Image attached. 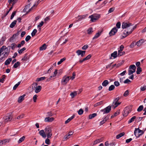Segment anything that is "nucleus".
<instances>
[{
    "instance_id": "f257e3e1",
    "label": "nucleus",
    "mask_w": 146,
    "mask_h": 146,
    "mask_svg": "<svg viewBox=\"0 0 146 146\" xmlns=\"http://www.w3.org/2000/svg\"><path fill=\"white\" fill-rule=\"evenodd\" d=\"M136 25L133 26L131 23L127 22L123 23L122 25V28L126 29V30L127 31V33L128 32L129 33H131L136 28Z\"/></svg>"
},
{
    "instance_id": "f03ea898",
    "label": "nucleus",
    "mask_w": 146,
    "mask_h": 146,
    "mask_svg": "<svg viewBox=\"0 0 146 146\" xmlns=\"http://www.w3.org/2000/svg\"><path fill=\"white\" fill-rule=\"evenodd\" d=\"M44 131L47 137L50 138L52 135L51 128L49 126H47L44 129Z\"/></svg>"
},
{
    "instance_id": "7ed1b4c3",
    "label": "nucleus",
    "mask_w": 146,
    "mask_h": 146,
    "mask_svg": "<svg viewBox=\"0 0 146 146\" xmlns=\"http://www.w3.org/2000/svg\"><path fill=\"white\" fill-rule=\"evenodd\" d=\"M37 84L36 83H35L32 85V89L33 90H35V92L36 93H37L40 91L42 87L40 86H37Z\"/></svg>"
},
{
    "instance_id": "20e7f679",
    "label": "nucleus",
    "mask_w": 146,
    "mask_h": 146,
    "mask_svg": "<svg viewBox=\"0 0 146 146\" xmlns=\"http://www.w3.org/2000/svg\"><path fill=\"white\" fill-rule=\"evenodd\" d=\"M40 0H38V1L37 2H35V4L31 8L29 9L30 7V4H29L28 5H27L25 8L24 9L23 11H25V12H29L30 11H31L32 9L35 6H37L38 3V1Z\"/></svg>"
},
{
    "instance_id": "39448f33",
    "label": "nucleus",
    "mask_w": 146,
    "mask_h": 146,
    "mask_svg": "<svg viewBox=\"0 0 146 146\" xmlns=\"http://www.w3.org/2000/svg\"><path fill=\"white\" fill-rule=\"evenodd\" d=\"M144 131L139 129V128H135L134 134L137 137H139L144 133Z\"/></svg>"
},
{
    "instance_id": "423d86ee",
    "label": "nucleus",
    "mask_w": 146,
    "mask_h": 146,
    "mask_svg": "<svg viewBox=\"0 0 146 146\" xmlns=\"http://www.w3.org/2000/svg\"><path fill=\"white\" fill-rule=\"evenodd\" d=\"M99 14H95L89 16V18L91 19V21L92 22H94L100 17Z\"/></svg>"
},
{
    "instance_id": "0eeeda50",
    "label": "nucleus",
    "mask_w": 146,
    "mask_h": 146,
    "mask_svg": "<svg viewBox=\"0 0 146 146\" xmlns=\"http://www.w3.org/2000/svg\"><path fill=\"white\" fill-rule=\"evenodd\" d=\"M119 100V97H117L114 100L113 103L112 104L111 106L113 107L114 109L120 104L121 103L118 102Z\"/></svg>"
},
{
    "instance_id": "6e6552de",
    "label": "nucleus",
    "mask_w": 146,
    "mask_h": 146,
    "mask_svg": "<svg viewBox=\"0 0 146 146\" xmlns=\"http://www.w3.org/2000/svg\"><path fill=\"white\" fill-rule=\"evenodd\" d=\"M131 108L129 107H127L124 109L123 115L124 117L127 116L128 114L131 111Z\"/></svg>"
},
{
    "instance_id": "1a4fd4ad",
    "label": "nucleus",
    "mask_w": 146,
    "mask_h": 146,
    "mask_svg": "<svg viewBox=\"0 0 146 146\" xmlns=\"http://www.w3.org/2000/svg\"><path fill=\"white\" fill-rule=\"evenodd\" d=\"M70 79V77L65 76L62 78L61 81V83L63 85H66Z\"/></svg>"
},
{
    "instance_id": "9d476101",
    "label": "nucleus",
    "mask_w": 146,
    "mask_h": 146,
    "mask_svg": "<svg viewBox=\"0 0 146 146\" xmlns=\"http://www.w3.org/2000/svg\"><path fill=\"white\" fill-rule=\"evenodd\" d=\"M111 106H109L104 109L101 110L100 111L103 112V114H104L109 113L111 111Z\"/></svg>"
},
{
    "instance_id": "9b49d317",
    "label": "nucleus",
    "mask_w": 146,
    "mask_h": 146,
    "mask_svg": "<svg viewBox=\"0 0 146 146\" xmlns=\"http://www.w3.org/2000/svg\"><path fill=\"white\" fill-rule=\"evenodd\" d=\"M12 117L11 114H8L4 117L3 119L5 122L10 121L12 119Z\"/></svg>"
},
{
    "instance_id": "f8f14e48",
    "label": "nucleus",
    "mask_w": 146,
    "mask_h": 146,
    "mask_svg": "<svg viewBox=\"0 0 146 146\" xmlns=\"http://www.w3.org/2000/svg\"><path fill=\"white\" fill-rule=\"evenodd\" d=\"M117 29L116 27L113 28L109 33L110 36H112L115 34L117 31Z\"/></svg>"
},
{
    "instance_id": "ddd939ff",
    "label": "nucleus",
    "mask_w": 146,
    "mask_h": 146,
    "mask_svg": "<svg viewBox=\"0 0 146 146\" xmlns=\"http://www.w3.org/2000/svg\"><path fill=\"white\" fill-rule=\"evenodd\" d=\"M76 53L78 56L81 55V56L83 57L85 54V51L78 50L76 51Z\"/></svg>"
},
{
    "instance_id": "4468645a",
    "label": "nucleus",
    "mask_w": 146,
    "mask_h": 146,
    "mask_svg": "<svg viewBox=\"0 0 146 146\" xmlns=\"http://www.w3.org/2000/svg\"><path fill=\"white\" fill-rule=\"evenodd\" d=\"M39 134L43 138H45L46 137V135L45 134L44 130H40L39 132Z\"/></svg>"
},
{
    "instance_id": "2eb2a0df",
    "label": "nucleus",
    "mask_w": 146,
    "mask_h": 146,
    "mask_svg": "<svg viewBox=\"0 0 146 146\" xmlns=\"http://www.w3.org/2000/svg\"><path fill=\"white\" fill-rule=\"evenodd\" d=\"M54 120V118L53 117H46L45 118L44 121L46 122H51Z\"/></svg>"
},
{
    "instance_id": "dca6fc26",
    "label": "nucleus",
    "mask_w": 146,
    "mask_h": 146,
    "mask_svg": "<svg viewBox=\"0 0 146 146\" xmlns=\"http://www.w3.org/2000/svg\"><path fill=\"white\" fill-rule=\"evenodd\" d=\"M145 40L144 39H141L136 42V45L138 46H139L141 45L142 44H143Z\"/></svg>"
},
{
    "instance_id": "f3484780",
    "label": "nucleus",
    "mask_w": 146,
    "mask_h": 146,
    "mask_svg": "<svg viewBox=\"0 0 146 146\" xmlns=\"http://www.w3.org/2000/svg\"><path fill=\"white\" fill-rule=\"evenodd\" d=\"M109 118V116H107L104 119L101 121L100 123V125H101L105 123L107 120Z\"/></svg>"
},
{
    "instance_id": "a211bd4d",
    "label": "nucleus",
    "mask_w": 146,
    "mask_h": 146,
    "mask_svg": "<svg viewBox=\"0 0 146 146\" xmlns=\"http://www.w3.org/2000/svg\"><path fill=\"white\" fill-rule=\"evenodd\" d=\"M102 32V31H99L98 33L96 34L94 37L92 39L94 40L98 38Z\"/></svg>"
},
{
    "instance_id": "6ab92c4d",
    "label": "nucleus",
    "mask_w": 146,
    "mask_h": 146,
    "mask_svg": "<svg viewBox=\"0 0 146 146\" xmlns=\"http://www.w3.org/2000/svg\"><path fill=\"white\" fill-rule=\"evenodd\" d=\"M25 96V94H24L23 95L20 96L18 100V102L19 103L21 102L24 99V97Z\"/></svg>"
},
{
    "instance_id": "aec40b11",
    "label": "nucleus",
    "mask_w": 146,
    "mask_h": 146,
    "mask_svg": "<svg viewBox=\"0 0 146 146\" xmlns=\"http://www.w3.org/2000/svg\"><path fill=\"white\" fill-rule=\"evenodd\" d=\"M120 110H118L115 112L114 114L111 116V118H113L114 117H115L118 115H119L120 113Z\"/></svg>"
},
{
    "instance_id": "412c9836",
    "label": "nucleus",
    "mask_w": 146,
    "mask_h": 146,
    "mask_svg": "<svg viewBox=\"0 0 146 146\" xmlns=\"http://www.w3.org/2000/svg\"><path fill=\"white\" fill-rule=\"evenodd\" d=\"M7 49V48L5 46H3L1 48H0V56L1 55V53L5 51L6 49Z\"/></svg>"
},
{
    "instance_id": "4be33fe9",
    "label": "nucleus",
    "mask_w": 146,
    "mask_h": 146,
    "mask_svg": "<svg viewBox=\"0 0 146 146\" xmlns=\"http://www.w3.org/2000/svg\"><path fill=\"white\" fill-rule=\"evenodd\" d=\"M88 15V14H86L83 15L79 16H78V19L80 20H82L84 19L86 17H87Z\"/></svg>"
},
{
    "instance_id": "5701e85b",
    "label": "nucleus",
    "mask_w": 146,
    "mask_h": 146,
    "mask_svg": "<svg viewBox=\"0 0 146 146\" xmlns=\"http://www.w3.org/2000/svg\"><path fill=\"white\" fill-rule=\"evenodd\" d=\"M127 31H125V32L123 33V35L122 36V37L121 38L122 39L123 38L126 37L128 35L130 34L129 33H127Z\"/></svg>"
},
{
    "instance_id": "b1692460",
    "label": "nucleus",
    "mask_w": 146,
    "mask_h": 146,
    "mask_svg": "<svg viewBox=\"0 0 146 146\" xmlns=\"http://www.w3.org/2000/svg\"><path fill=\"white\" fill-rule=\"evenodd\" d=\"M75 116V115H73L71 117L69 118L68 119H67L65 122V124H67L71 121L72 119H73Z\"/></svg>"
},
{
    "instance_id": "393cba45",
    "label": "nucleus",
    "mask_w": 146,
    "mask_h": 146,
    "mask_svg": "<svg viewBox=\"0 0 146 146\" xmlns=\"http://www.w3.org/2000/svg\"><path fill=\"white\" fill-rule=\"evenodd\" d=\"M87 33L89 35L91 34L94 32L93 29L92 28H89L87 31Z\"/></svg>"
},
{
    "instance_id": "a878e982",
    "label": "nucleus",
    "mask_w": 146,
    "mask_h": 146,
    "mask_svg": "<svg viewBox=\"0 0 146 146\" xmlns=\"http://www.w3.org/2000/svg\"><path fill=\"white\" fill-rule=\"evenodd\" d=\"M77 95V92L76 91H74L71 92L70 94V96L72 98H74L75 96H76Z\"/></svg>"
},
{
    "instance_id": "bb28decb",
    "label": "nucleus",
    "mask_w": 146,
    "mask_h": 146,
    "mask_svg": "<svg viewBox=\"0 0 146 146\" xmlns=\"http://www.w3.org/2000/svg\"><path fill=\"white\" fill-rule=\"evenodd\" d=\"M25 43V42L24 40H23L21 41L20 43L18 45L17 47L18 48H20L21 46H23L24 44Z\"/></svg>"
},
{
    "instance_id": "cd10ccee",
    "label": "nucleus",
    "mask_w": 146,
    "mask_h": 146,
    "mask_svg": "<svg viewBox=\"0 0 146 146\" xmlns=\"http://www.w3.org/2000/svg\"><path fill=\"white\" fill-rule=\"evenodd\" d=\"M17 38V36L14 34L12 37H11L10 39V42H13L14 40H15Z\"/></svg>"
},
{
    "instance_id": "c85d7f7f",
    "label": "nucleus",
    "mask_w": 146,
    "mask_h": 146,
    "mask_svg": "<svg viewBox=\"0 0 146 146\" xmlns=\"http://www.w3.org/2000/svg\"><path fill=\"white\" fill-rule=\"evenodd\" d=\"M125 134V133L124 132H122L120 134H118L116 136V138L117 139H118L122 137Z\"/></svg>"
},
{
    "instance_id": "c756f323",
    "label": "nucleus",
    "mask_w": 146,
    "mask_h": 146,
    "mask_svg": "<svg viewBox=\"0 0 146 146\" xmlns=\"http://www.w3.org/2000/svg\"><path fill=\"white\" fill-rule=\"evenodd\" d=\"M46 46L45 44H44L43 45L40 47V50H42L46 49Z\"/></svg>"
},
{
    "instance_id": "7c9ffc66",
    "label": "nucleus",
    "mask_w": 146,
    "mask_h": 146,
    "mask_svg": "<svg viewBox=\"0 0 146 146\" xmlns=\"http://www.w3.org/2000/svg\"><path fill=\"white\" fill-rule=\"evenodd\" d=\"M12 60V59L11 58H9L7 59L5 62V65H8L10 63Z\"/></svg>"
},
{
    "instance_id": "2f4dec72",
    "label": "nucleus",
    "mask_w": 146,
    "mask_h": 146,
    "mask_svg": "<svg viewBox=\"0 0 146 146\" xmlns=\"http://www.w3.org/2000/svg\"><path fill=\"white\" fill-rule=\"evenodd\" d=\"M109 84V82L107 80H105L102 83V85L104 86H106Z\"/></svg>"
},
{
    "instance_id": "473e14b6",
    "label": "nucleus",
    "mask_w": 146,
    "mask_h": 146,
    "mask_svg": "<svg viewBox=\"0 0 146 146\" xmlns=\"http://www.w3.org/2000/svg\"><path fill=\"white\" fill-rule=\"evenodd\" d=\"M111 56L113 57L114 58H115L117 56V52L116 51L114 52L111 54Z\"/></svg>"
},
{
    "instance_id": "72a5a7b5",
    "label": "nucleus",
    "mask_w": 146,
    "mask_h": 146,
    "mask_svg": "<svg viewBox=\"0 0 146 146\" xmlns=\"http://www.w3.org/2000/svg\"><path fill=\"white\" fill-rule=\"evenodd\" d=\"M96 115L97 114L96 113H93L89 115V118L90 119H91L96 117Z\"/></svg>"
},
{
    "instance_id": "f704fd0d",
    "label": "nucleus",
    "mask_w": 146,
    "mask_h": 146,
    "mask_svg": "<svg viewBox=\"0 0 146 146\" xmlns=\"http://www.w3.org/2000/svg\"><path fill=\"white\" fill-rule=\"evenodd\" d=\"M17 23V21L16 20H15L13 22L11 23L10 24V27L11 28H13L16 25Z\"/></svg>"
},
{
    "instance_id": "c9c22d12",
    "label": "nucleus",
    "mask_w": 146,
    "mask_h": 146,
    "mask_svg": "<svg viewBox=\"0 0 146 146\" xmlns=\"http://www.w3.org/2000/svg\"><path fill=\"white\" fill-rule=\"evenodd\" d=\"M102 138L99 139H97L93 143V145H96L97 143H98L102 141Z\"/></svg>"
},
{
    "instance_id": "e433bc0d",
    "label": "nucleus",
    "mask_w": 146,
    "mask_h": 146,
    "mask_svg": "<svg viewBox=\"0 0 146 146\" xmlns=\"http://www.w3.org/2000/svg\"><path fill=\"white\" fill-rule=\"evenodd\" d=\"M20 63L19 62H17L15 63L13 66V67L15 68H16L20 66Z\"/></svg>"
},
{
    "instance_id": "4c0bfd02",
    "label": "nucleus",
    "mask_w": 146,
    "mask_h": 146,
    "mask_svg": "<svg viewBox=\"0 0 146 146\" xmlns=\"http://www.w3.org/2000/svg\"><path fill=\"white\" fill-rule=\"evenodd\" d=\"M16 46V44L15 43H13L11 44L10 47H11L12 50H13L15 49Z\"/></svg>"
},
{
    "instance_id": "58836bf2",
    "label": "nucleus",
    "mask_w": 146,
    "mask_h": 146,
    "mask_svg": "<svg viewBox=\"0 0 146 146\" xmlns=\"http://www.w3.org/2000/svg\"><path fill=\"white\" fill-rule=\"evenodd\" d=\"M25 47L23 48L22 49L18 50V52L19 54H21L23 52L26 50Z\"/></svg>"
},
{
    "instance_id": "ea45409f",
    "label": "nucleus",
    "mask_w": 146,
    "mask_h": 146,
    "mask_svg": "<svg viewBox=\"0 0 146 146\" xmlns=\"http://www.w3.org/2000/svg\"><path fill=\"white\" fill-rule=\"evenodd\" d=\"M46 78V77H41L39 78H37L36 81H40L43 80L45 79Z\"/></svg>"
},
{
    "instance_id": "a19ab883",
    "label": "nucleus",
    "mask_w": 146,
    "mask_h": 146,
    "mask_svg": "<svg viewBox=\"0 0 146 146\" xmlns=\"http://www.w3.org/2000/svg\"><path fill=\"white\" fill-rule=\"evenodd\" d=\"M129 69H130V70L131 69H132L133 70H135V69H136V67L133 64V65H130L129 67Z\"/></svg>"
},
{
    "instance_id": "79ce46f5",
    "label": "nucleus",
    "mask_w": 146,
    "mask_h": 146,
    "mask_svg": "<svg viewBox=\"0 0 146 146\" xmlns=\"http://www.w3.org/2000/svg\"><path fill=\"white\" fill-rule=\"evenodd\" d=\"M125 54V52L124 51L122 52V51H118V56H120Z\"/></svg>"
},
{
    "instance_id": "37998d69",
    "label": "nucleus",
    "mask_w": 146,
    "mask_h": 146,
    "mask_svg": "<svg viewBox=\"0 0 146 146\" xmlns=\"http://www.w3.org/2000/svg\"><path fill=\"white\" fill-rule=\"evenodd\" d=\"M141 71V68L139 66L137 69L136 72L137 74H139Z\"/></svg>"
},
{
    "instance_id": "c03bdc74",
    "label": "nucleus",
    "mask_w": 146,
    "mask_h": 146,
    "mask_svg": "<svg viewBox=\"0 0 146 146\" xmlns=\"http://www.w3.org/2000/svg\"><path fill=\"white\" fill-rule=\"evenodd\" d=\"M136 118V117L135 116H134L133 117L130 119L128 123H130L133 121Z\"/></svg>"
},
{
    "instance_id": "a18cd8bd",
    "label": "nucleus",
    "mask_w": 146,
    "mask_h": 146,
    "mask_svg": "<svg viewBox=\"0 0 146 146\" xmlns=\"http://www.w3.org/2000/svg\"><path fill=\"white\" fill-rule=\"evenodd\" d=\"M7 142V140L5 139L3 141H0V146L3 144H5Z\"/></svg>"
},
{
    "instance_id": "49530a36",
    "label": "nucleus",
    "mask_w": 146,
    "mask_h": 146,
    "mask_svg": "<svg viewBox=\"0 0 146 146\" xmlns=\"http://www.w3.org/2000/svg\"><path fill=\"white\" fill-rule=\"evenodd\" d=\"M143 108V105L140 106L137 109V111L138 112H140L142 111Z\"/></svg>"
},
{
    "instance_id": "de8ad7c7",
    "label": "nucleus",
    "mask_w": 146,
    "mask_h": 146,
    "mask_svg": "<svg viewBox=\"0 0 146 146\" xmlns=\"http://www.w3.org/2000/svg\"><path fill=\"white\" fill-rule=\"evenodd\" d=\"M37 32L36 29H34L32 32L31 33V36L33 37L35 36V35L36 33Z\"/></svg>"
},
{
    "instance_id": "09e8293b",
    "label": "nucleus",
    "mask_w": 146,
    "mask_h": 146,
    "mask_svg": "<svg viewBox=\"0 0 146 146\" xmlns=\"http://www.w3.org/2000/svg\"><path fill=\"white\" fill-rule=\"evenodd\" d=\"M25 138V137L24 136H23L19 140L18 142L19 143H20L23 141Z\"/></svg>"
},
{
    "instance_id": "8fccbe9b",
    "label": "nucleus",
    "mask_w": 146,
    "mask_h": 146,
    "mask_svg": "<svg viewBox=\"0 0 146 146\" xmlns=\"http://www.w3.org/2000/svg\"><path fill=\"white\" fill-rule=\"evenodd\" d=\"M21 83L20 82H18V83L16 84L14 86L13 88V90H15L18 87V86Z\"/></svg>"
},
{
    "instance_id": "3c124183",
    "label": "nucleus",
    "mask_w": 146,
    "mask_h": 146,
    "mask_svg": "<svg viewBox=\"0 0 146 146\" xmlns=\"http://www.w3.org/2000/svg\"><path fill=\"white\" fill-rule=\"evenodd\" d=\"M135 70H131L129 69L128 70V74L129 75H131V74H133V73L135 72Z\"/></svg>"
},
{
    "instance_id": "603ef678",
    "label": "nucleus",
    "mask_w": 146,
    "mask_h": 146,
    "mask_svg": "<svg viewBox=\"0 0 146 146\" xmlns=\"http://www.w3.org/2000/svg\"><path fill=\"white\" fill-rule=\"evenodd\" d=\"M66 60L65 58H63L61 59L58 62L57 64L58 65L60 64Z\"/></svg>"
},
{
    "instance_id": "864d4df0",
    "label": "nucleus",
    "mask_w": 146,
    "mask_h": 146,
    "mask_svg": "<svg viewBox=\"0 0 146 146\" xmlns=\"http://www.w3.org/2000/svg\"><path fill=\"white\" fill-rule=\"evenodd\" d=\"M78 112L79 115H81L83 113V110L82 109H80L78 111Z\"/></svg>"
},
{
    "instance_id": "5fc2aeb1",
    "label": "nucleus",
    "mask_w": 146,
    "mask_h": 146,
    "mask_svg": "<svg viewBox=\"0 0 146 146\" xmlns=\"http://www.w3.org/2000/svg\"><path fill=\"white\" fill-rule=\"evenodd\" d=\"M115 87V86L113 85H111L109 87L108 90L110 91L114 89Z\"/></svg>"
},
{
    "instance_id": "6e6d98bb",
    "label": "nucleus",
    "mask_w": 146,
    "mask_h": 146,
    "mask_svg": "<svg viewBox=\"0 0 146 146\" xmlns=\"http://www.w3.org/2000/svg\"><path fill=\"white\" fill-rule=\"evenodd\" d=\"M47 137L45 140V143L47 145H49L50 144V140Z\"/></svg>"
},
{
    "instance_id": "4d7b16f0",
    "label": "nucleus",
    "mask_w": 146,
    "mask_h": 146,
    "mask_svg": "<svg viewBox=\"0 0 146 146\" xmlns=\"http://www.w3.org/2000/svg\"><path fill=\"white\" fill-rule=\"evenodd\" d=\"M136 45V43H135L134 42H132V43L130 45V47L131 48H132Z\"/></svg>"
},
{
    "instance_id": "13d9d810",
    "label": "nucleus",
    "mask_w": 146,
    "mask_h": 146,
    "mask_svg": "<svg viewBox=\"0 0 146 146\" xmlns=\"http://www.w3.org/2000/svg\"><path fill=\"white\" fill-rule=\"evenodd\" d=\"M129 93V90H127L124 93V94L123 95V96L125 97L127 96L128 95Z\"/></svg>"
},
{
    "instance_id": "bf43d9fd",
    "label": "nucleus",
    "mask_w": 146,
    "mask_h": 146,
    "mask_svg": "<svg viewBox=\"0 0 146 146\" xmlns=\"http://www.w3.org/2000/svg\"><path fill=\"white\" fill-rule=\"evenodd\" d=\"M76 76V74L75 72H73L72 73V76L70 77V79H71L72 80H73L75 78Z\"/></svg>"
},
{
    "instance_id": "052dcab7",
    "label": "nucleus",
    "mask_w": 146,
    "mask_h": 146,
    "mask_svg": "<svg viewBox=\"0 0 146 146\" xmlns=\"http://www.w3.org/2000/svg\"><path fill=\"white\" fill-rule=\"evenodd\" d=\"M31 37L29 35H28L25 38V40L26 42H28L31 38Z\"/></svg>"
},
{
    "instance_id": "680f3d73",
    "label": "nucleus",
    "mask_w": 146,
    "mask_h": 146,
    "mask_svg": "<svg viewBox=\"0 0 146 146\" xmlns=\"http://www.w3.org/2000/svg\"><path fill=\"white\" fill-rule=\"evenodd\" d=\"M16 11H14L13 13H12L11 15V19H12L14 17V16L16 14Z\"/></svg>"
},
{
    "instance_id": "e2e57ef3",
    "label": "nucleus",
    "mask_w": 146,
    "mask_h": 146,
    "mask_svg": "<svg viewBox=\"0 0 146 146\" xmlns=\"http://www.w3.org/2000/svg\"><path fill=\"white\" fill-rule=\"evenodd\" d=\"M91 57V54H89L87 56L86 58H84L85 60H87L90 59Z\"/></svg>"
},
{
    "instance_id": "0e129e2a",
    "label": "nucleus",
    "mask_w": 146,
    "mask_h": 146,
    "mask_svg": "<svg viewBox=\"0 0 146 146\" xmlns=\"http://www.w3.org/2000/svg\"><path fill=\"white\" fill-rule=\"evenodd\" d=\"M24 115L22 114L18 116L17 118V119H20L23 118L24 117Z\"/></svg>"
},
{
    "instance_id": "69168bd1",
    "label": "nucleus",
    "mask_w": 146,
    "mask_h": 146,
    "mask_svg": "<svg viewBox=\"0 0 146 146\" xmlns=\"http://www.w3.org/2000/svg\"><path fill=\"white\" fill-rule=\"evenodd\" d=\"M121 23L119 22H118L116 25V26L117 28H119L120 27Z\"/></svg>"
},
{
    "instance_id": "338daca9",
    "label": "nucleus",
    "mask_w": 146,
    "mask_h": 146,
    "mask_svg": "<svg viewBox=\"0 0 146 146\" xmlns=\"http://www.w3.org/2000/svg\"><path fill=\"white\" fill-rule=\"evenodd\" d=\"M37 96L36 95H35L33 97V101L34 102H36V100L37 99Z\"/></svg>"
},
{
    "instance_id": "774afa93",
    "label": "nucleus",
    "mask_w": 146,
    "mask_h": 146,
    "mask_svg": "<svg viewBox=\"0 0 146 146\" xmlns=\"http://www.w3.org/2000/svg\"><path fill=\"white\" fill-rule=\"evenodd\" d=\"M146 89V86H144L143 87H141L140 88L141 90V91H145Z\"/></svg>"
}]
</instances>
